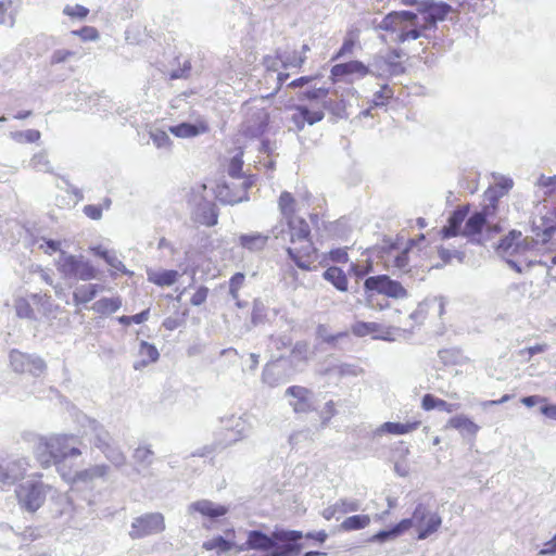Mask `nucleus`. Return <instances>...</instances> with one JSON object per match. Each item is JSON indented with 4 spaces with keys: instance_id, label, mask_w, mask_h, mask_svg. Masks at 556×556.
Instances as JSON below:
<instances>
[{
    "instance_id": "1",
    "label": "nucleus",
    "mask_w": 556,
    "mask_h": 556,
    "mask_svg": "<svg viewBox=\"0 0 556 556\" xmlns=\"http://www.w3.org/2000/svg\"><path fill=\"white\" fill-rule=\"evenodd\" d=\"M302 538L303 533L295 530H275L271 535L252 530L248 532L247 542L237 547V553L257 549L271 551L267 556H299L303 546L298 541Z\"/></svg>"
},
{
    "instance_id": "2",
    "label": "nucleus",
    "mask_w": 556,
    "mask_h": 556,
    "mask_svg": "<svg viewBox=\"0 0 556 556\" xmlns=\"http://www.w3.org/2000/svg\"><path fill=\"white\" fill-rule=\"evenodd\" d=\"M76 437L73 434H52L46 439L39 440V445L35 450V458L42 468H49L52 465L56 467L60 476L63 470H67L65 460L68 457H77L81 451L74 444Z\"/></svg>"
},
{
    "instance_id": "3",
    "label": "nucleus",
    "mask_w": 556,
    "mask_h": 556,
    "mask_svg": "<svg viewBox=\"0 0 556 556\" xmlns=\"http://www.w3.org/2000/svg\"><path fill=\"white\" fill-rule=\"evenodd\" d=\"M287 224L290 242L292 243V247L287 249L288 255L299 268L311 270L312 264L317 258V250L311 241L308 224L303 218L296 216L290 217Z\"/></svg>"
},
{
    "instance_id": "4",
    "label": "nucleus",
    "mask_w": 556,
    "mask_h": 556,
    "mask_svg": "<svg viewBox=\"0 0 556 556\" xmlns=\"http://www.w3.org/2000/svg\"><path fill=\"white\" fill-rule=\"evenodd\" d=\"M376 29L395 34L394 40L397 43L419 38H429V34L422 25L419 14L414 11H392L380 21Z\"/></svg>"
},
{
    "instance_id": "5",
    "label": "nucleus",
    "mask_w": 556,
    "mask_h": 556,
    "mask_svg": "<svg viewBox=\"0 0 556 556\" xmlns=\"http://www.w3.org/2000/svg\"><path fill=\"white\" fill-rule=\"evenodd\" d=\"M41 478V473H35L30 479L16 485L14 491L15 497L23 510L35 513L43 506L52 486L42 482Z\"/></svg>"
},
{
    "instance_id": "6",
    "label": "nucleus",
    "mask_w": 556,
    "mask_h": 556,
    "mask_svg": "<svg viewBox=\"0 0 556 556\" xmlns=\"http://www.w3.org/2000/svg\"><path fill=\"white\" fill-rule=\"evenodd\" d=\"M61 478L71 485L72 491L92 492L97 486V480H105L110 467L105 464L92 465L88 468L72 472L70 469L63 470Z\"/></svg>"
},
{
    "instance_id": "7",
    "label": "nucleus",
    "mask_w": 556,
    "mask_h": 556,
    "mask_svg": "<svg viewBox=\"0 0 556 556\" xmlns=\"http://www.w3.org/2000/svg\"><path fill=\"white\" fill-rule=\"evenodd\" d=\"M56 268L66 279L88 281L98 277L97 268L83 256H76L61 251L56 260Z\"/></svg>"
},
{
    "instance_id": "8",
    "label": "nucleus",
    "mask_w": 556,
    "mask_h": 556,
    "mask_svg": "<svg viewBox=\"0 0 556 556\" xmlns=\"http://www.w3.org/2000/svg\"><path fill=\"white\" fill-rule=\"evenodd\" d=\"M365 291L368 293L367 301L371 307L378 305L375 303L372 292L387 295L393 299H404L407 296L406 289L396 280H392L387 275L368 277L364 282ZM380 308L384 306L379 304Z\"/></svg>"
},
{
    "instance_id": "9",
    "label": "nucleus",
    "mask_w": 556,
    "mask_h": 556,
    "mask_svg": "<svg viewBox=\"0 0 556 556\" xmlns=\"http://www.w3.org/2000/svg\"><path fill=\"white\" fill-rule=\"evenodd\" d=\"M408 521L407 530L412 527L418 530V540H425L432 533L437 532L442 523V519L439 514L431 511L424 504H418L415 507L413 516L410 518L403 519Z\"/></svg>"
},
{
    "instance_id": "10",
    "label": "nucleus",
    "mask_w": 556,
    "mask_h": 556,
    "mask_svg": "<svg viewBox=\"0 0 556 556\" xmlns=\"http://www.w3.org/2000/svg\"><path fill=\"white\" fill-rule=\"evenodd\" d=\"M30 467L28 457L15 455L0 456V482L13 485L23 480Z\"/></svg>"
},
{
    "instance_id": "11",
    "label": "nucleus",
    "mask_w": 556,
    "mask_h": 556,
    "mask_svg": "<svg viewBox=\"0 0 556 556\" xmlns=\"http://www.w3.org/2000/svg\"><path fill=\"white\" fill-rule=\"evenodd\" d=\"M532 241L527 238H522L520 231L513 230L508 236L503 238L497 245V253L506 258V262L510 267L516 269L518 273L521 271L517 261L511 260V256L523 254L530 248H532Z\"/></svg>"
},
{
    "instance_id": "12",
    "label": "nucleus",
    "mask_w": 556,
    "mask_h": 556,
    "mask_svg": "<svg viewBox=\"0 0 556 556\" xmlns=\"http://www.w3.org/2000/svg\"><path fill=\"white\" fill-rule=\"evenodd\" d=\"M165 530V519L161 513H147L131 522L129 536L132 540L159 534Z\"/></svg>"
},
{
    "instance_id": "13",
    "label": "nucleus",
    "mask_w": 556,
    "mask_h": 556,
    "mask_svg": "<svg viewBox=\"0 0 556 556\" xmlns=\"http://www.w3.org/2000/svg\"><path fill=\"white\" fill-rule=\"evenodd\" d=\"M222 422L225 424L224 429L226 430L224 442H219L211 447L205 446L202 452L198 453L199 456H206L216 451L219 446L225 447L236 443L245 438L250 431V426L242 417L231 416Z\"/></svg>"
},
{
    "instance_id": "14",
    "label": "nucleus",
    "mask_w": 556,
    "mask_h": 556,
    "mask_svg": "<svg viewBox=\"0 0 556 556\" xmlns=\"http://www.w3.org/2000/svg\"><path fill=\"white\" fill-rule=\"evenodd\" d=\"M451 10L450 4L434 0H421L417 4V13L428 33L435 29L437 23L443 21Z\"/></svg>"
},
{
    "instance_id": "15",
    "label": "nucleus",
    "mask_w": 556,
    "mask_h": 556,
    "mask_svg": "<svg viewBox=\"0 0 556 556\" xmlns=\"http://www.w3.org/2000/svg\"><path fill=\"white\" fill-rule=\"evenodd\" d=\"M269 114L263 106L245 103V118L242 123V132L256 138L262 136L268 125Z\"/></svg>"
},
{
    "instance_id": "16",
    "label": "nucleus",
    "mask_w": 556,
    "mask_h": 556,
    "mask_svg": "<svg viewBox=\"0 0 556 556\" xmlns=\"http://www.w3.org/2000/svg\"><path fill=\"white\" fill-rule=\"evenodd\" d=\"M401 52L396 49L391 50L387 55H377L369 63V73L376 77L397 76L404 73L405 68L397 59Z\"/></svg>"
},
{
    "instance_id": "17",
    "label": "nucleus",
    "mask_w": 556,
    "mask_h": 556,
    "mask_svg": "<svg viewBox=\"0 0 556 556\" xmlns=\"http://www.w3.org/2000/svg\"><path fill=\"white\" fill-rule=\"evenodd\" d=\"M10 365L13 371L18 374H29L39 377L46 371L45 361L33 354H26L17 350L10 352Z\"/></svg>"
},
{
    "instance_id": "18",
    "label": "nucleus",
    "mask_w": 556,
    "mask_h": 556,
    "mask_svg": "<svg viewBox=\"0 0 556 556\" xmlns=\"http://www.w3.org/2000/svg\"><path fill=\"white\" fill-rule=\"evenodd\" d=\"M252 182L244 178L239 185L222 184L217 186L216 198L225 204H237L248 200V189Z\"/></svg>"
},
{
    "instance_id": "19",
    "label": "nucleus",
    "mask_w": 556,
    "mask_h": 556,
    "mask_svg": "<svg viewBox=\"0 0 556 556\" xmlns=\"http://www.w3.org/2000/svg\"><path fill=\"white\" fill-rule=\"evenodd\" d=\"M83 428L84 434L90 437V442L100 451L115 442L110 432L96 419L86 417Z\"/></svg>"
},
{
    "instance_id": "20",
    "label": "nucleus",
    "mask_w": 556,
    "mask_h": 556,
    "mask_svg": "<svg viewBox=\"0 0 556 556\" xmlns=\"http://www.w3.org/2000/svg\"><path fill=\"white\" fill-rule=\"evenodd\" d=\"M228 510L227 506L216 504L210 500H199L187 506L188 516L195 517V515L199 514L203 518H207L210 520H215L218 517L225 516Z\"/></svg>"
},
{
    "instance_id": "21",
    "label": "nucleus",
    "mask_w": 556,
    "mask_h": 556,
    "mask_svg": "<svg viewBox=\"0 0 556 556\" xmlns=\"http://www.w3.org/2000/svg\"><path fill=\"white\" fill-rule=\"evenodd\" d=\"M324 116L325 114L321 110H309L305 105H296L290 118L291 123L293 124V127L290 129L301 131L305 124L314 125L320 122Z\"/></svg>"
},
{
    "instance_id": "22",
    "label": "nucleus",
    "mask_w": 556,
    "mask_h": 556,
    "mask_svg": "<svg viewBox=\"0 0 556 556\" xmlns=\"http://www.w3.org/2000/svg\"><path fill=\"white\" fill-rule=\"evenodd\" d=\"M485 225H486V220L484 219V214L475 212L466 220L460 235L466 237L468 239V241L471 243L482 244L483 240L481 237V232Z\"/></svg>"
},
{
    "instance_id": "23",
    "label": "nucleus",
    "mask_w": 556,
    "mask_h": 556,
    "mask_svg": "<svg viewBox=\"0 0 556 556\" xmlns=\"http://www.w3.org/2000/svg\"><path fill=\"white\" fill-rule=\"evenodd\" d=\"M349 75H357L358 77H365L367 75H370L369 65H365L361 61H350L346 63L336 64L331 68V76H333L334 78Z\"/></svg>"
},
{
    "instance_id": "24",
    "label": "nucleus",
    "mask_w": 556,
    "mask_h": 556,
    "mask_svg": "<svg viewBox=\"0 0 556 556\" xmlns=\"http://www.w3.org/2000/svg\"><path fill=\"white\" fill-rule=\"evenodd\" d=\"M468 206L457 207L448 217L447 225L442 228L443 238H451L460 235L462 224L468 215Z\"/></svg>"
},
{
    "instance_id": "25",
    "label": "nucleus",
    "mask_w": 556,
    "mask_h": 556,
    "mask_svg": "<svg viewBox=\"0 0 556 556\" xmlns=\"http://www.w3.org/2000/svg\"><path fill=\"white\" fill-rule=\"evenodd\" d=\"M197 220L207 227L215 226L218 220L217 207L213 202L203 200L201 201L195 210Z\"/></svg>"
},
{
    "instance_id": "26",
    "label": "nucleus",
    "mask_w": 556,
    "mask_h": 556,
    "mask_svg": "<svg viewBox=\"0 0 556 556\" xmlns=\"http://www.w3.org/2000/svg\"><path fill=\"white\" fill-rule=\"evenodd\" d=\"M207 130V124L203 121L195 124L181 123L169 127V131L178 138H192L205 134Z\"/></svg>"
},
{
    "instance_id": "27",
    "label": "nucleus",
    "mask_w": 556,
    "mask_h": 556,
    "mask_svg": "<svg viewBox=\"0 0 556 556\" xmlns=\"http://www.w3.org/2000/svg\"><path fill=\"white\" fill-rule=\"evenodd\" d=\"M226 535L228 539H225L224 536H215L211 540H207L203 543V548L206 551H213L216 549L218 554L220 553H227L231 549H236L239 545H237L230 536H235V530L230 529L226 531Z\"/></svg>"
},
{
    "instance_id": "28",
    "label": "nucleus",
    "mask_w": 556,
    "mask_h": 556,
    "mask_svg": "<svg viewBox=\"0 0 556 556\" xmlns=\"http://www.w3.org/2000/svg\"><path fill=\"white\" fill-rule=\"evenodd\" d=\"M104 290V286L98 283L80 285L73 292V302L76 305L86 304Z\"/></svg>"
},
{
    "instance_id": "29",
    "label": "nucleus",
    "mask_w": 556,
    "mask_h": 556,
    "mask_svg": "<svg viewBox=\"0 0 556 556\" xmlns=\"http://www.w3.org/2000/svg\"><path fill=\"white\" fill-rule=\"evenodd\" d=\"M268 239V235L254 232L249 235H241L239 237V242L242 248L251 252H258L266 247Z\"/></svg>"
},
{
    "instance_id": "30",
    "label": "nucleus",
    "mask_w": 556,
    "mask_h": 556,
    "mask_svg": "<svg viewBox=\"0 0 556 556\" xmlns=\"http://www.w3.org/2000/svg\"><path fill=\"white\" fill-rule=\"evenodd\" d=\"M419 426H420V421H418V420L412 421V422H406V424L388 421V422L382 424L377 429V432L401 435V434H406V433L415 431L416 429H418Z\"/></svg>"
},
{
    "instance_id": "31",
    "label": "nucleus",
    "mask_w": 556,
    "mask_h": 556,
    "mask_svg": "<svg viewBox=\"0 0 556 556\" xmlns=\"http://www.w3.org/2000/svg\"><path fill=\"white\" fill-rule=\"evenodd\" d=\"M138 353H139V356L141 357V359L139 362L135 363V365H134V368L137 370L141 369L142 367H146L150 363H155L160 357V353H159L157 349L153 344H150L147 341L140 342Z\"/></svg>"
},
{
    "instance_id": "32",
    "label": "nucleus",
    "mask_w": 556,
    "mask_h": 556,
    "mask_svg": "<svg viewBox=\"0 0 556 556\" xmlns=\"http://www.w3.org/2000/svg\"><path fill=\"white\" fill-rule=\"evenodd\" d=\"M421 407L425 410L439 409L446 413H453L459 408V404L448 403L428 393L422 397Z\"/></svg>"
},
{
    "instance_id": "33",
    "label": "nucleus",
    "mask_w": 556,
    "mask_h": 556,
    "mask_svg": "<svg viewBox=\"0 0 556 556\" xmlns=\"http://www.w3.org/2000/svg\"><path fill=\"white\" fill-rule=\"evenodd\" d=\"M408 521L401 520L397 525L388 530H381L368 539V542L384 543L392 541L407 531Z\"/></svg>"
},
{
    "instance_id": "34",
    "label": "nucleus",
    "mask_w": 556,
    "mask_h": 556,
    "mask_svg": "<svg viewBox=\"0 0 556 556\" xmlns=\"http://www.w3.org/2000/svg\"><path fill=\"white\" fill-rule=\"evenodd\" d=\"M323 277L339 291L344 292L348 290V278L341 268L331 266L324 271Z\"/></svg>"
},
{
    "instance_id": "35",
    "label": "nucleus",
    "mask_w": 556,
    "mask_h": 556,
    "mask_svg": "<svg viewBox=\"0 0 556 556\" xmlns=\"http://www.w3.org/2000/svg\"><path fill=\"white\" fill-rule=\"evenodd\" d=\"M122 306V299L119 296L102 298L94 302L91 309L100 315H108L118 311Z\"/></svg>"
},
{
    "instance_id": "36",
    "label": "nucleus",
    "mask_w": 556,
    "mask_h": 556,
    "mask_svg": "<svg viewBox=\"0 0 556 556\" xmlns=\"http://www.w3.org/2000/svg\"><path fill=\"white\" fill-rule=\"evenodd\" d=\"M448 427L459 430L462 433H467L475 437L480 427L472 420L464 415H458L448 420Z\"/></svg>"
},
{
    "instance_id": "37",
    "label": "nucleus",
    "mask_w": 556,
    "mask_h": 556,
    "mask_svg": "<svg viewBox=\"0 0 556 556\" xmlns=\"http://www.w3.org/2000/svg\"><path fill=\"white\" fill-rule=\"evenodd\" d=\"M33 303L37 306V309L45 316H51L56 306L52 303L51 296L42 293H33L30 295Z\"/></svg>"
},
{
    "instance_id": "38",
    "label": "nucleus",
    "mask_w": 556,
    "mask_h": 556,
    "mask_svg": "<svg viewBox=\"0 0 556 556\" xmlns=\"http://www.w3.org/2000/svg\"><path fill=\"white\" fill-rule=\"evenodd\" d=\"M178 276L177 270H161L149 275V281L160 287H169L177 281Z\"/></svg>"
},
{
    "instance_id": "39",
    "label": "nucleus",
    "mask_w": 556,
    "mask_h": 556,
    "mask_svg": "<svg viewBox=\"0 0 556 556\" xmlns=\"http://www.w3.org/2000/svg\"><path fill=\"white\" fill-rule=\"evenodd\" d=\"M101 452L115 467H122L126 464V456L115 442L104 447Z\"/></svg>"
},
{
    "instance_id": "40",
    "label": "nucleus",
    "mask_w": 556,
    "mask_h": 556,
    "mask_svg": "<svg viewBox=\"0 0 556 556\" xmlns=\"http://www.w3.org/2000/svg\"><path fill=\"white\" fill-rule=\"evenodd\" d=\"M370 523V517L368 515H354L348 517L340 525V529L343 531H354L365 529Z\"/></svg>"
},
{
    "instance_id": "41",
    "label": "nucleus",
    "mask_w": 556,
    "mask_h": 556,
    "mask_svg": "<svg viewBox=\"0 0 556 556\" xmlns=\"http://www.w3.org/2000/svg\"><path fill=\"white\" fill-rule=\"evenodd\" d=\"M278 205H279V210H280L282 216L287 220H289L290 217H295L294 216L295 200L290 192L283 191L280 194Z\"/></svg>"
},
{
    "instance_id": "42",
    "label": "nucleus",
    "mask_w": 556,
    "mask_h": 556,
    "mask_svg": "<svg viewBox=\"0 0 556 556\" xmlns=\"http://www.w3.org/2000/svg\"><path fill=\"white\" fill-rule=\"evenodd\" d=\"M339 377H357L364 372V369L356 364L342 363L329 369Z\"/></svg>"
},
{
    "instance_id": "43",
    "label": "nucleus",
    "mask_w": 556,
    "mask_h": 556,
    "mask_svg": "<svg viewBox=\"0 0 556 556\" xmlns=\"http://www.w3.org/2000/svg\"><path fill=\"white\" fill-rule=\"evenodd\" d=\"M393 89L389 85H382L380 90L376 91L372 96V106H384L389 102V100L393 98Z\"/></svg>"
},
{
    "instance_id": "44",
    "label": "nucleus",
    "mask_w": 556,
    "mask_h": 556,
    "mask_svg": "<svg viewBox=\"0 0 556 556\" xmlns=\"http://www.w3.org/2000/svg\"><path fill=\"white\" fill-rule=\"evenodd\" d=\"M153 451L146 445L138 446L134 452V459L137 464L149 467L153 463Z\"/></svg>"
},
{
    "instance_id": "45",
    "label": "nucleus",
    "mask_w": 556,
    "mask_h": 556,
    "mask_svg": "<svg viewBox=\"0 0 556 556\" xmlns=\"http://www.w3.org/2000/svg\"><path fill=\"white\" fill-rule=\"evenodd\" d=\"M15 313L20 318L35 319L34 309L25 298H17L14 301Z\"/></svg>"
},
{
    "instance_id": "46",
    "label": "nucleus",
    "mask_w": 556,
    "mask_h": 556,
    "mask_svg": "<svg viewBox=\"0 0 556 556\" xmlns=\"http://www.w3.org/2000/svg\"><path fill=\"white\" fill-rule=\"evenodd\" d=\"M336 505L339 510V515L355 513L358 511L362 507V504L358 500L348 497L338 500Z\"/></svg>"
},
{
    "instance_id": "47",
    "label": "nucleus",
    "mask_w": 556,
    "mask_h": 556,
    "mask_svg": "<svg viewBox=\"0 0 556 556\" xmlns=\"http://www.w3.org/2000/svg\"><path fill=\"white\" fill-rule=\"evenodd\" d=\"M29 165L39 172L50 173L52 170L46 152H39L35 154L31 157Z\"/></svg>"
},
{
    "instance_id": "48",
    "label": "nucleus",
    "mask_w": 556,
    "mask_h": 556,
    "mask_svg": "<svg viewBox=\"0 0 556 556\" xmlns=\"http://www.w3.org/2000/svg\"><path fill=\"white\" fill-rule=\"evenodd\" d=\"M11 137L16 142H36L40 139L41 135L39 130L36 129H27V130H21V131H14L11 134Z\"/></svg>"
},
{
    "instance_id": "49",
    "label": "nucleus",
    "mask_w": 556,
    "mask_h": 556,
    "mask_svg": "<svg viewBox=\"0 0 556 556\" xmlns=\"http://www.w3.org/2000/svg\"><path fill=\"white\" fill-rule=\"evenodd\" d=\"M484 200L489 201V203L484 204L483 208L479 212L484 214V219L486 220L488 217L493 215L495 213L496 206H497V197L495 194L494 190H488L484 193Z\"/></svg>"
},
{
    "instance_id": "50",
    "label": "nucleus",
    "mask_w": 556,
    "mask_h": 556,
    "mask_svg": "<svg viewBox=\"0 0 556 556\" xmlns=\"http://www.w3.org/2000/svg\"><path fill=\"white\" fill-rule=\"evenodd\" d=\"M327 96H328V89H326V88H314V89L301 92L299 94V100L300 101H303V100H323L324 101V106H326L327 102L325 101V99L327 98Z\"/></svg>"
},
{
    "instance_id": "51",
    "label": "nucleus",
    "mask_w": 556,
    "mask_h": 556,
    "mask_svg": "<svg viewBox=\"0 0 556 556\" xmlns=\"http://www.w3.org/2000/svg\"><path fill=\"white\" fill-rule=\"evenodd\" d=\"M379 325L376 323L357 321L353 325L352 331L357 337H364L378 330Z\"/></svg>"
},
{
    "instance_id": "52",
    "label": "nucleus",
    "mask_w": 556,
    "mask_h": 556,
    "mask_svg": "<svg viewBox=\"0 0 556 556\" xmlns=\"http://www.w3.org/2000/svg\"><path fill=\"white\" fill-rule=\"evenodd\" d=\"M243 160L241 154H236L229 162L227 173L231 178H242Z\"/></svg>"
},
{
    "instance_id": "53",
    "label": "nucleus",
    "mask_w": 556,
    "mask_h": 556,
    "mask_svg": "<svg viewBox=\"0 0 556 556\" xmlns=\"http://www.w3.org/2000/svg\"><path fill=\"white\" fill-rule=\"evenodd\" d=\"M105 263L114 270L119 271L124 275H131L132 273L129 271L123 262L118 258L115 251H111L108 256L105 257Z\"/></svg>"
},
{
    "instance_id": "54",
    "label": "nucleus",
    "mask_w": 556,
    "mask_h": 556,
    "mask_svg": "<svg viewBox=\"0 0 556 556\" xmlns=\"http://www.w3.org/2000/svg\"><path fill=\"white\" fill-rule=\"evenodd\" d=\"M63 13L73 18L84 20L87 17L89 10L80 4L66 5Z\"/></svg>"
},
{
    "instance_id": "55",
    "label": "nucleus",
    "mask_w": 556,
    "mask_h": 556,
    "mask_svg": "<svg viewBox=\"0 0 556 556\" xmlns=\"http://www.w3.org/2000/svg\"><path fill=\"white\" fill-rule=\"evenodd\" d=\"M244 275L242 273L235 274L229 281V293L232 299H237L239 295V290L244 282Z\"/></svg>"
},
{
    "instance_id": "56",
    "label": "nucleus",
    "mask_w": 556,
    "mask_h": 556,
    "mask_svg": "<svg viewBox=\"0 0 556 556\" xmlns=\"http://www.w3.org/2000/svg\"><path fill=\"white\" fill-rule=\"evenodd\" d=\"M151 139L157 148H168L170 146V138L163 130L156 129L152 131Z\"/></svg>"
},
{
    "instance_id": "57",
    "label": "nucleus",
    "mask_w": 556,
    "mask_h": 556,
    "mask_svg": "<svg viewBox=\"0 0 556 556\" xmlns=\"http://www.w3.org/2000/svg\"><path fill=\"white\" fill-rule=\"evenodd\" d=\"M547 349L548 345L545 343L536 344L533 346L519 350L518 355L521 357H527V361H530L532 356H534L535 354L544 353L547 351Z\"/></svg>"
},
{
    "instance_id": "58",
    "label": "nucleus",
    "mask_w": 556,
    "mask_h": 556,
    "mask_svg": "<svg viewBox=\"0 0 556 556\" xmlns=\"http://www.w3.org/2000/svg\"><path fill=\"white\" fill-rule=\"evenodd\" d=\"M75 52L67 49H58L53 51L50 58L51 64H60L66 62L70 58L74 56Z\"/></svg>"
},
{
    "instance_id": "59",
    "label": "nucleus",
    "mask_w": 556,
    "mask_h": 556,
    "mask_svg": "<svg viewBox=\"0 0 556 556\" xmlns=\"http://www.w3.org/2000/svg\"><path fill=\"white\" fill-rule=\"evenodd\" d=\"M408 251L403 250L402 252L397 253L393 256V266L397 268L399 270H407L408 267Z\"/></svg>"
},
{
    "instance_id": "60",
    "label": "nucleus",
    "mask_w": 556,
    "mask_h": 556,
    "mask_svg": "<svg viewBox=\"0 0 556 556\" xmlns=\"http://www.w3.org/2000/svg\"><path fill=\"white\" fill-rule=\"evenodd\" d=\"M39 249L43 250L47 254H52L54 252H61V242L52 239H41V243L39 244Z\"/></svg>"
},
{
    "instance_id": "61",
    "label": "nucleus",
    "mask_w": 556,
    "mask_h": 556,
    "mask_svg": "<svg viewBox=\"0 0 556 556\" xmlns=\"http://www.w3.org/2000/svg\"><path fill=\"white\" fill-rule=\"evenodd\" d=\"M317 336L327 343H333L339 338L345 337L346 334L343 332H340L338 334H329L327 327L324 325H319L317 328Z\"/></svg>"
},
{
    "instance_id": "62",
    "label": "nucleus",
    "mask_w": 556,
    "mask_h": 556,
    "mask_svg": "<svg viewBox=\"0 0 556 556\" xmlns=\"http://www.w3.org/2000/svg\"><path fill=\"white\" fill-rule=\"evenodd\" d=\"M305 55H302L298 52H293L292 54L286 56L285 59H281V62L286 66L301 67L302 64L305 62Z\"/></svg>"
},
{
    "instance_id": "63",
    "label": "nucleus",
    "mask_w": 556,
    "mask_h": 556,
    "mask_svg": "<svg viewBox=\"0 0 556 556\" xmlns=\"http://www.w3.org/2000/svg\"><path fill=\"white\" fill-rule=\"evenodd\" d=\"M73 34L78 35L84 40H96L99 37L98 30L91 26H84L79 30H74Z\"/></svg>"
},
{
    "instance_id": "64",
    "label": "nucleus",
    "mask_w": 556,
    "mask_h": 556,
    "mask_svg": "<svg viewBox=\"0 0 556 556\" xmlns=\"http://www.w3.org/2000/svg\"><path fill=\"white\" fill-rule=\"evenodd\" d=\"M538 186L548 189V192H556V175L545 176L541 175L538 179Z\"/></svg>"
}]
</instances>
